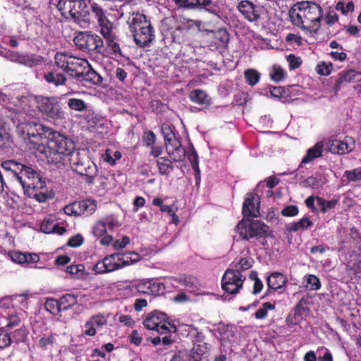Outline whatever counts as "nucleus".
Instances as JSON below:
<instances>
[{"mask_svg": "<svg viewBox=\"0 0 361 361\" xmlns=\"http://www.w3.org/2000/svg\"><path fill=\"white\" fill-rule=\"evenodd\" d=\"M143 325L146 329L159 334H172L177 331L176 326L169 321L166 314L159 311L147 314L143 320Z\"/></svg>", "mask_w": 361, "mask_h": 361, "instance_id": "obj_12", "label": "nucleus"}, {"mask_svg": "<svg viewBox=\"0 0 361 361\" xmlns=\"http://www.w3.org/2000/svg\"><path fill=\"white\" fill-rule=\"evenodd\" d=\"M290 69L294 70L298 68L302 63V60L300 57H297L293 54H290L286 57Z\"/></svg>", "mask_w": 361, "mask_h": 361, "instance_id": "obj_59", "label": "nucleus"}, {"mask_svg": "<svg viewBox=\"0 0 361 361\" xmlns=\"http://www.w3.org/2000/svg\"><path fill=\"white\" fill-rule=\"evenodd\" d=\"M324 146V145L323 142H318L313 147L309 148L307 150L306 155L302 158L301 161V164H308L315 159L322 157Z\"/></svg>", "mask_w": 361, "mask_h": 361, "instance_id": "obj_29", "label": "nucleus"}, {"mask_svg": "<svg viewBox=\"0 0 361 361\" xmlns=\"http://www.w3.org/2000/svg\"><path fill=\"white\" fill-rule=\"evenodd\" d=\"M287 281V277L279 272H274L271 274L267 279L268 287L274 290L283 288Z\"/></svg>", "mask_w": 361, "mask_h": 361, "instance_id": "obj_30", "label": "nucleus"}, {"mask_svg": "<svg viewBox=\"0 0 361 361\" xmlns=\"http://www.w3.org/2000/svg\"><path fill=\"white\" fill-rule=\"evenodd\" d=\"M302 185L305 187H310L312 188H319L322 186V183H321L320 176H312L306 178L303 182Z\"/></svg>", "mask_w": 361, "mask_h": 361, "instance_id": "obj_52", "label": "nucleus"}, {"mask_svg": "<svg viewBox=\"0 0 361 361\" xmlns=\"http://www.w3.org/2000/svg\"><path fill=\"white\" fill-rule=\"evenodd\" d=\"M22 54L18 52H13L10 50H7L2 47H0V55L5 56L6 59H9L13 62H20V56H21Z\"/></svg>", "mask_w": 361, "mask_h": 361, "instance_id": "obj_53", "label": "nucleus"}, {"mask_svg": "<svg viewBox=\"0 0 361 361\" xmlns=\"http://www.w3.org/2000/svg\"><path fill=\"white\" fill-rule=\"evenodd\" d=\"M8 257L12 262L17 264H23L26 262L27 257L25 253H23L18 251H11L8 253Z\"/></svg>", "mask_w": 361, "mask_h": 361, "instance_id": "obj_54", "label": "nucleus"}, {"mask_svg": "<svg viewBox=\"0 0 361 361\" xmlns=\"http://www.w3.org/2000/svg\"><path fill=\"white\" fill-rule=\"evenodd\" d=\"M143 139L147 146H152L155 142L156 135L152 131H148L145 133Z\"/></svg>", "mask_w": 361, "mask_h": 361, "instance_id": "obj_64", "label": "nucleus"}, {"mask_svg": "<svg viewBox=\"0 0 361 361\" xmlns=\"http://www.w3.org/2000/svg\"><path fill=\"white\" fill-rule=\"evenodd\" d=\"M83 241V237L80 234H77L69 239L68 245L72 247H77L80 246Z\"/></svg>", "mask_w": 361, "mask_h": 361, "instance_id": "obj_62", "label": "nucleus"}, {"mask_svg": "<svg viewBox=\"0 0 361 361\" xmlns=\"http://www.w3.org/2000/svg\"><path fill=\"white\" fill-rule=\"evenodd\" d=\"M179 7L194 9L198 6L206 7V9L213 13L218 12V8L211 0H173Z\"/></svg>", "mask_w": 361, "mask_h": 361, "instance_id": "obj_23", "label": "nucleus"}, {"mask_svg": "<svg viewBox=\"0 0 361 361\" xmlns=\"http://www.w3.org/2000/svg\"><path fill=\"white\" fill-rule=\"evenodd\" d=\"M121 157V153L119 151H113L111 149H106L102 154L101 158L104 162L114 166L116 160H119Z\"/></svg>", "mask_w": 361, "mask_h": 361, "instance_id": "obj_38", "label": "nucleus"}, {"mask_svg": "<svg viewBox=\"0 0 361 361\" xmlns=\"http://www.w3.org/2000/svg\"><path fill=\"white\" fill-rule=\"evenodd\" d=\"M68 106L75 111H82L87 109V105L82 99L72 98L68 101Z\"/></svg>", "mask_w": 361, "mask_h": 361, "instance_id": "obj_51", "label": "nucleus"}, {"mask_svg": "<svg viewBox=\"0 0 361 361\" xmlns=\"http://www.w3.org/2000/svg\"><path fill=\"white\" fill-rule=\"evenodd\" d=\"M179 283L185 286L191 293L198 294L199 281L197 278L194 276H180L178 279Z\"/></svg>", "mask_w": 361, "mask_h": 361, "instance_id": "obj_33", "label": "nucleus"}, {"mask_svg": "<svg viewBox=\"0 0 361 361\" xmlns=\"http://www.w3.org/2000/svg\"><path fill=\"white\" fill-rule=\"evenodd\" d=\"M238 9L245 19L251 23L258 22L264 10L262 6L254 4L252 2L243 0L238 3Z\"/></svg>", "mask_w": 361, "mask_h": 361, "instance_id": "obj_16", "label": "nucleus"}, {"mask_svg": "<svg viewBox=\"0 0 361 361\" xmlns=\"http://www.w3.org/2000/svg\"><path fill=\"white\" fill-rule=\"evenodd\" d=\"M190 99L195 103L199 104H208L210 99L203 90L197 89L192 90L190 94Z\"/></svg>", "mask_w": 361, "mask_h": 361, "instance_id": "obj_37", "label": "nucleus"}, {"mask_svg": "<svg viewBox=\"0 0 361 361\" xmlns=\"http://www.w3.org/2000/svg\"><path fill=\"white\" fill-rule=\"evenodd\" d=\"M57 8L63 16L73 19L80 26L86 27L89 25V9L85 0H60Z\"/></svg>", "mask_w": 361, "mask_h": 361, "instance_id": "obj_9", "label": "nucleus"}, {"mask_svg": "<svg viewBox=\"0 0 361 361\" xmlns=\"http://www.w3.org/2000/svg\"><path fill=\"white\" fill-rule=\"evenodd\" d=\"M215 43L217 44V47L225 46L228 40V33L225 30H219L214 35Z\"/></svg>", "mask_w": 361, "mask_h": 361, "instance_id": "obj_50", "label": "nucleus"}, {"mask_svg": "<svg viewBox=\"0 0 361 361\" xmlns=\"http://www.w3.org/2000/svg\"><path fill=\"white\" fill-rule=\"evenodd\" d=\"M78 207L81 215H90L93 214L97 209V203L92 200H85L78 202Z\"/></svg>", "mask_w": 361, "mask_h": 361, "instance_id": "obj_32", "label": "nucleus"}, {"mask_svg": "<svg viewBox=\"0 0 361 361\" xmlns=\"http://www.w3.org/2000/svg\"><path fill=\"white\" fill-rule=\"evenodd\" d=\"M91 9L97 20L100 33L106 40L107 48L115 57L123 56L118 40L112 32L113 25L106 16L103 9L97 4L91 5Z\"/></svg>", "mask_w": 361, "mask_h": 361, "instance_id": "obj_10", "label": "nucleus"}, {"mask_svg": "<svg viewBox=\"0 0 361 361\" xmlns=\"http://www.w3.org/2000/svg\"><path fill=\"white\" fill-rule=\"evenodd\" d=\"M157 166L161 175H168L173 170L171 161L166 157L158 159Z\"/></svg>", "mask_w": 361, "mask_h": 361, "instance_id": "obj_44", "label": "nucleus"}, {"mask_svg": "<svg viewBox=\"0 0 361 361\" xmlns=\"http://www.w3.org/2000/svg\"><path fill=\"white\" fill-rule=\"evenodd\" d=\"M127 24L134 42L138 47H148L154 41V29L145 15L133 13L128 17Z\"/></svg>", "mask_w": 361, "mask_h": 361, "instance_id": "obj_7", "label": "nucleus"}, {"mask_svg": "<svg viewBox=\"0 0 361 361\" xmlns=\"http://www.w3.org/2000/svg\"><path fill=\"white\" fill-rule=\"evenodd\" d=\"M121 269L119 262V256L114 253L106 256L102 261L97 262L93 267L92 270L96 274L109 273Z\"/></svg>", "mask_w": 361, "mask_h": 361, "instance_id": "obj_18", "label": "nucleus"}, {"mask_svg": "<svg viewBox=\"0 0 361 361\" xmlns=\"http://www.w3.org/2000/svg\"><path fill=\"white\" fill-rule=\"evenodd\" d=\"M73 171L86 176V182L93 183L97 174V165L90 159L86 149H75L66 159Z\"/></svg>", "mask_w": 361, "mask_h": 361, "instance_id": "obj_8", "label": "nucleus"}, {"mask_svg": "<svg viewBox=\"0 0 361 361\" xmlns=\"http://www.w3.org/2000/svg\"><path fill=\"white\" fill-rule=\"evenodd\" d=\"M347 178L350 181H357L361 180V167L356 168L353 171H345Z\"/></svg>", "mask_w": 361, "mask_h": 361, "instance_id": "obj_58", "label": "nucleus"}, {"mask_svg": "<svg viewBox=\"0 0 361 361\" xmlns=\"http://www.w3.org/2000/svg\"><path fill=\"white\" fill-rule=\"evenodd\" d=\"M259 198L257 194L250 193L243 204V214L246 217H256L259 214Z\"/></svg>", "mask_w": 361, "mask_h": 361, "instance_id": "obj_22", "label": "nucleus"}, {"mask_svg": "<svg viewBox=\"0 0 361 361\" xmlns=\"http://www.w3.org/2000/svg\"><path fill=\"white\" fill-rule=\"evenodd\" d=\"M207 350V346L206 343L203 341H197L194 343L191 355V360L190 361H200L201 356H202Z\"/></svg>", "mask_w": 361, "mask_h": 361, "instance_id": "obj_36", "label": "nucleus"}, {"mask_svg": "<svg viewBox=\"0 0 361 361\" xmlns=\"http://www.w3.org/2000/svg\"><path fill=\"white\" fill-rule=\"evenodd\" d=\"M66 272L73 279H82L85 274V266L82 264L70 265L66 267Z\"/></svg>", "mask_w": 361, "mask_h": 361, "instance_id": "obj_35", "label": "nucleus"}, {"mask_svg": "<svg viewBox=\"0 0 361 361\" xmlns=\"http://www.w3.org/2000/svg\"><path fill=\"white\" fill-rule=\"evenodd\" d=\"M71 57V56L63 53H57L55 56V64L58 68L57 69L66 72Z\"/></svg>", "mask_w": 361, "mask_h": 361, "instance_id": "obj_42", "label": "nucleus"}, {"mask_svg": "<svg viewBox=\"0 0 361 361\" xmlns=\"http://www.w3.org/2000/svg\"><path fill=\"white\" fill-rule=\"evenodd\" d=\"M136 290L142 294L158 295L164 293L165 286L163 283L154 279H146L135 285Z\"/></svg>", "mask_w": 361, "mask_h": 361, "instance_id": "obj_20", "label": "nucleus"}, {"mask_svg": "<svg viewBox=\"0 0 361 361\" xmlns=\"http://www.w3.org/2000/svg\"><path fill=\"white\" fill-rule=\"evenodd\" d=\"M338 203V200L337 199L326 200L322 197H317V204L319 207V211L322 214H325L328 211L334 209Z\"/></svg>", "mask_w": 361, "mask_h": 361, "instance_id": "obj_34", "label": "nucleus"}, {"mask_svg": "<svg viewBox=\"0 0 361 361\" xmlns=\"http://www.w3.org/2000/svg\"><path fill=\"white\" fill-rule=\"evenodd\" d=\"M281 214L284 216H295L298 214V208L295 205H288L283 209Z\"/></svg>", "mask_w": 361, "mask_h": 361, "instance_id": "obj_61", "label": "nucleus"}, {"mask_svg": "<svg viewBox=\"0 0 361 361\" xmlns=\"http://www.w3.org/2000/svg\"><path fill=\"white\" fill-rule=\"evenodd\" d=\"M40 230L45 233H57L62 235L66 230L59 226L54 217L44 218L40 224Z\"/></svg>", "mask_w": 361, "mask_h": 361, "instance_id": "obj_25", "label": "nucleus"}, {"mask_svg": "<svg viewBox=\"0 0 361 361\" xmlns=\"http://www.w3.org/2000/svg\"><path fill=\"white\" fill-rule=\"evenodd\" d=\"M44 79L49 84L56 87L65 85L66 81V78L65 77L64 74L61 72V71L56 68H54L51 71L44 73Z\"/></svg>", "mask_w": 361, "mask_h": 361, "instance_id": "obj_28", "label": "nucleus"}, {"mask_svg": "<svg viewBox=\"0 0 361 361\" xmlns=\"http://www.w3.org/2000/svg\"><path fill=\"white\" fill-rule=\"evenodd\" d=\"M44 308L47 311L54 315H56L62 311L60 301L54 298H47L44 302Z\"/></svg>", "mask_w": 361, "mask_h": 361, "instance_id": "obj_41", "label": "nucleus"}, {"mask_svg": "<svg viewBox=\"0 0 361 361\" xmlns=\"http://www.w3.org/2000/svg\"><path fill=\"white\" fill-rule=\"evenodd\" d=\"M253 262L254 261L251 257H243L238 262H233V269L234 271H238L241 273V271L251 268Z\"/></svg>", "mask_w": 361, "mask_h": 361, "instance_id": "obj_43", "label": "nucleus"}, {"mask_svg": "<svg viewBox=\"0 0 361 361\" xmlns=\"http://www.w3.org/2000/svg\"><path fill=\"white\" fill-rule=\"evenodd\" d=\"M361 80V73L353 69L343 71L339 74L336 80L335 89L338 91L343 82H355Z\"/></svg>", "mask_w": 361, "mask_h": 361, "instance_id": "obj_26", "label": "nucleus"}, {"mask_svg": "<svg viewBox=\"0 0 361 361\" xmlns=\"http://www.w3.org/2000/svg\"><path fill=\"white\" fill-rule=\"evenodd\" d=\"M355 140L352 137L345 136L343 140H331L326 144V149L333 154H345L355 148Z\"/></svg>", "mask_w": 361, "mask_h": 361, "instance_id": "obj_19", "label": "nucleus"}, {"mask_svg": "<svg viewBox=\"0 0 361 361\" xmlns=\"http://www.w3.org/2000/svg\"><path fill=\"white\" fill-rule=\"evenodd\" d=\"M64 213L68 216H80L78 202L67 204L63 208Z\"/></svg>", "mask_w": 361, "mask_h": 361, "instance_id": "obj_55", "label": "nucleus"}, {"mask_svg": "<svg viewBox=\"0 0 361 361\" xmlns=\"http://www.w3.org/2000/svg\"><path fill=\"white\" fill-rule=\"evenodd\" d=\"M244 75L246 82L251 86L255 85L259 81L260 73L255 69H247Z\"/></svg>", "mask_w": 361, "mask_h": 361, "instance_id": "obj_47", "label": "nucleus"}, {"mask_svg": "<svg viewBox=\"0 0 361 361\" xmlns=\"http://www.w3.org/2000/svg\"><path fill=\"white\" fill-rule=\"evenodd\" d=\"M122 222L118 215L110 214L99 220H97L92 227V233L99 238V243L102 245H109L112 243L114 250H121L125 248L130 243V238L128 236H123L121 240L117 239L114 241V237L111 233L114 232L121 227Z\"/></svg>", "mask_w": 361, "mask_h": 361, "instance_id": "obj_5", "label": "nucleus"}, {"mask_svg": "<svg viewBox=\"0 0 361 361\" xmlns=\"http://www.w3.org/2000/svg\"><path fill=\"white\" fill-rule=\"evenodd\" d=\"M336 9L341 10L343 14H348L350 12H352L354 9V4L352 1L348 2L345 5L343 3L339 2L336 5Z\"/></svg>", "mask_w": 361, "mask_h": 361, "instance_id": "obj_60", "label": "nucleus"}, {"mask_svg": "<svg viewBox=\"0 0 361 361\" xmlns=\"http://www.w3.org/2000/svg\"><path fill=\"white\" fill-rule=\"evenodd\" d=\"M17 129L27 137L30 148L35 150L36 155L48 163L58 164L75 150L74 142L59 133H54L49 140L42 138L39 133L42 126L35 122L20 123Z\"/></svg>", "mask_w": 361, "mask_h": 361, "instance_id": "obj_1", "label": "nucleus"}, {"mask_svg": "<svg viewBox=\"0 0 361 361\" xmlns=\"http://www.w3.org/2000/svg\"><path fill=\"white\" fill-rule=\"evenodd\" d=\"M87 66L88 63L87 61L71 56L69 59L68 67L66 73L78 79L82 72L86 69V66Z\"/></svg>", "mask_w": 361, "mask_h": 361, "instance_id": "obj_24", "label": "nucleus"}, {"mask_svg": "<svg viewBox=\"0 0 361 361\" xmlns=\"http://www.w3.org/2000/svg\"><path fill=\"white\" fill-rule=\"evenodd\" d=\"M15 111L33 116L36 106L46 120L56 122L65 118V113L56 97L27 95L16 98L14 101Z\"/></svg>", "mask_w": 361, "mask_h": 361, "instance_id": "obj_3", "label": "nucleus"}, {"mask_svg": "<svg viewBox=\"0 0 361 361\" xmlns=\"http://www.w3.org/2000/svg\"><path fill=\"white\" fill-rule=\"evenodd\" d=\"M87 70L80 74L79 78L77 79L82 85L86 86V82H90L91 84L97 85L102 82V78L94 70L89 67V65L86 66Z\"/></svg>", "mask_w": 361, "mask_h": 361, "instance_id": "obj_27", "label": "nucleus"}, {"mask_svg": "<svg viewBox=\"0 0 361 361\" xmlns=\"http://www.w3.org/2000/svg\"><path fill=\"white\" fill-rule=\"evenodd\" d=\"M188 159L191 163L192 169L197 173H200L198 155L194 149H192L191 152L188 154Z\"/></svg>", "mask_w": 361, "mask_h": 361, "instance_id": "obj_57", "label": "nucleus"}, {"mask_svg": "<svg viewBox=\"0 0 361 361\" xmlns=\"http://www.w3.org/2000/svg\"><path fill=\"white\" fill-rule=\"evenodd\" d=\"M117 255L119 256V262L121 268L130 265L139 259L138 254L135 252H118Z\"/></svg>", "mask_w": 361, "mask_h": 361, "instance_id": "obj_31", "label": "nucleus"}, {"mask_svg": "<svg viewBox=\"0 0 361 361\" xmlns=\"http://www.w3.org/2000/svg\"><path fill=\"white\" fill-rule=\"evenodd\" d=\"M245 278L238 271L228 269L222 278V288L231 294H236L242 288Z\"/></svg>", "mask_w": 361, "mask_h": 361, "instance_id": "obj_15", "label": "nucleus"}, {"mask_svg": "<svg viewBox=\"0 0 361 361\" xmlns=\"http://www.w3.org/2000/svg\"><path fill=\"white\" fill-rule=\"evenodd\" d=\"M58 337V334L51 331L43 333L37 338L36 345L42 350L51 353L59 346Z\"/></svg>", "mask_w": 361, "mask_h": 361, "instance_id": "obj_21", "label": "nucleus"}, {"mask_svg": "<svg viewBox=\"0 0 361 361\" xmlns=\"http://www.w3.org/2000/svg\"><path fill=\"white\" fill-rule=\"evenodd\" d=\"M161 132L165 140L166 149L170 158L175 162L183 161L185 157V150L182 147L180 141L177 138L174 128L168 124H163Z\"/></svg>", "mask_w": 361, "mask_h": 361, "instance_id": "obj_11", "label": "nucleus"}, {"mask_svg": "<svg viewBox=\"0 0 361 361\" xmlns=\"http://www.w3.org/2000/svg\"><path fill=\"white\" fill-rule=\"evenodd\" d=\"M29 298L27 293H23L1 300L0 325L8 329L18 326L25 314V310L28 307Z\"/></svg>", "mask_w": 361, "mask_h": 361, "instance_id": "obj_6", "label": "nucleus"}, {"mask_svg": "<svg viewBox=\"0 0 361 361\" xmlns=\"http://www.w3.org/2000/svg\"><path fill=\"white\" fill-rule=\"evenodd\" d=\"M1 326L2 327L0 328V349H4L11 345L12 339L10 334L4 329L6 326Z\"/></svg>", "mask_w": 361, "mask_h": 361, "instance_id": "obj_49", "label": "nucleus"}, {"mask_svg": "<svg viewBox=\"0 0 361 361\" xmlns=\"http://www.w3.org/2000/svg\"><path fill=\"white\" fill-rule=\"evenodd\" d=\"M2 168L11 173L22 185L27 195L39 202H45L52 197L51 192L45 189L46 183L40 174L32 168L26 166L13 160L2 163Z\"/></svg>", "mask_w": 361, "mask_h": 361, "instance_id": "obj_2", "label": "nucleus"}, {"mask_svg": "<svg viewBox=\"0 0 361 361\" xmlns=\"http://www.w3.org/2000/svg\"><path fill=\"white\" fill-rule=\"evenodd\" d=\"M306 288L311 290H317L321 288V283L318 277L312 274H307L305 276Z\"/></svg>", "mask_w": 361, "mask_h": 361, "instance_id": "obj_46", "label": "nucleus"}, {"mask_svg": "<svg viewBox=\"0 0 361 361\" xmlns=\"http://www.w3.org/2000/svg\"><path fill=\"white\" fill-rule=\"evenodd\" d=\"M333 69V66L331 63H321L317 66V71L319 75H329Z\"/></svg>", "mask_w": 361, "mask_h": 361, "instance_id": "obj_56", "label": "nucleus"}, {"mask_svg": "<svg viewBox=\"0 0 361 361\" xmlns=\"http://www.w3.org/2000/svg\"><path fill=\"white\" fill-rule=\"evenodd\" d=\"M289 17L294 25L302 30L317 32L321 25L322 8L314 3H298L289 11Z\"/></svg>", "mask_w": 361, "mask_h": 361, "instance_id": "obj_4", "label": "nucleus"}, {"mask_svg": "<svg viewBox=\"0 0 361 361\" xmlns=\"http://www.w3.org/2000/svg\"><path fill=\"white\" fill-rule=\"evenodd\" d=\"M275 309V305L267 302L262 305V307L259 308L255 313V317L257 319H264L267 317L269 310H274Z\"/></svg>", "mask_w": 361, "mask_h": 361, "instance_id": "obj_48", "label": "nucleus"}, {"mask_svg": "<svg viewBox=\"0 0 361 361\" xmlns=\"http://www.w3.org/2000/svg\"><path fill=\"white\" fill-rule=\"evenodd\" d=\"M300 231L310 228L313 223L308 217H303L300 221H297Z\"/></svg>", "mask_w": 361, "mask_h": 361, "instance_id": "obj_63", "label": "nucleus"}, {"mask_svg": "<svg viewBox=\"0 0 361 361\" xmlns=\"http://www.w3.org/2000/svg\"><path fill=\"white\" fill-rule=\"evenodd\" d=\"M271 79L274 82H280L286 77V72L279 65H274L269 73Z\"/></svg>", "mask_w": 361, "mask_h": 361, "instance_id": "obj_45", "label": "nucleus"}, {"mask_svg": "<svg viewBox=\"0 0 361 361\" xmlns=\"http://www.w3.org/2000/svg\"><path fill=\"white\" fill-rule=\"evenodd\" d=\"M59 301L61 309L63 310H67L78 302V295L67 293L63 295Z\"/></svg>", "mask_w": 361, "mask_h": 361, "instance_id": "obj_40", "label": "nucleus"}, {"mask_svg": "<svg viewBox=\"0 0 361 361\" xmlns=\"http://www.w3.org/2000/svg\"><path fill=\"white\" fill-rule=\"evenodd\" d=\"M19 63L28 67H33L42 63V58L34 54H21Z\"/></svg>", "mask_w": 361, "mask_h": 361, "instance_id": "obj_39", "label": "nucleus"}, {"mask_svg": "<svg viewBox=\"0 0 361 361\" xmlns=\"http://www.w3.org/2000/svg\"><path fill=\"white\" fill-rule=\"evenodd\" d=\"M235 231L243 239H249L262 235L266 232V226L258 221L242 220L235 227Z\"/></svg>", "mask_w": 361, "mask_h": 361, "instance_id": "obj_14", "label": "nucleus"}, {"mask_svg": "<svg viewBox=\"0 0 361 361\" xmlns=\"http://www.w3.org/2000/svg\"><path fill=\"white\" fill-rule=\"evenodd\" d=\"M75 46L83 51H96L103 46L102 39L89 32H78L73 39Z\"/></svg>", "mask_w": 361, "mask_h": 361, "instance_id": "obj_13", "label": "nucleus"}, {"mask_svg": "<svg viewBox=\"0 0 361 361\" xmlns=\"http://www.w3.org/2000/svg\"><path fill=\"white\" fill-rule=\"evenodd\" d=\"M107 315L98 313L92 315L82 326V335L93 337L98 330L102 329L107 324Z\"/></svg>", "mask_w": 361, "mask_h": 361, "instance_id": "obj_17", "label": "nucleus"}]
</instances>
